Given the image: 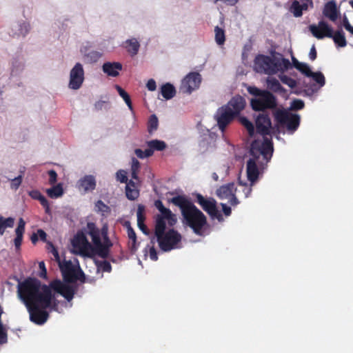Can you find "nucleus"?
Listing matches in <instances>:
<instances>
[{
    "instance_id": "1",
    "label": "nucleus",
    "mask_w": 353,
    "mask_h": 353,
    "mask_svg": "<svg viewBox=\"0 0 353 353\" xmlns=\"http://www.w3.org/2000/svg\"><path fill=\"white\" fill-rule=\"evenodd\" d=\"M52 290L61 294L68 301L74 298L76 288L64 283L59 279L51 281L49 285H42L41 282L32 277H28L17 286L19 297L26 305L39 303L43 307H56L55 298Z\"/></svg>"
},
{
    "instance_id": "2",
    "label": "nucleus",
    "mask_w": 353,
    "mask_h": 353,
    "mask_svg": "<svg viewBox=\"0 0 353 353\" xmlns=\"http://www.w3.org/2000/svg\"><path fill=\"white\" fill-rule=\"evenodd\" d=\"M154 206L160 212L154 217V234L160 248L164 252H168L176 248L181 240V235L174 229L165 232L166 221L172 227L176 224L177 219L176 215L169 208H165L161 200L155 201Z\"/></svg>"
},
{
    "instance_id": "3",
    "label": "nucleus",
    "mask_w": 353,
    "mask_h": 353,
    "mask_svg": "<svg viewBox=\"0 0 353 353\" xmlns=\"http://www.w3.org/2000/svg\"><path fill=\"white\" fill-rule=\"evenodd\" d=\"M170 202L180 208L183 223L196 234L202 235L203 230L208 223L205 214L183 195L172 198Z\"/></svg>"
},
{
    "instance_id": "4",
    "label": "nucleus",
    "mask_w": 353,
    "mask_h": 353,
    "mask_svg": "<svg viewBox=\"0 0 353 353\" xmlns=\"http://www.w3.org/2000/svg\"><path fill=\"white\" fill-rule=\"evenodd\" d=\"M248 91L254 97L250 99V106L254 111L266 112L267 110L276 108V98L271 92L261 90L255 86H249Z\"/></svg>"
},
{
    "instance_id": "5",
    "label": "nucleus",
    "mask_w": 353,
    "mask_h": 353,
    "mask_svg": "<svg viewBox=\"0 0 353 353\" xmlns=\"http://www.w3.org/2000/svg\"><path fill=\"white\" fill-rule=\"evenodd\" d=\"M86 232L92 239L96 255L102 259L108 258L110 248L113 245L109 236H106L102 237L103 240L102 242L100 236V231L99 228H97L95 223L92 222H88L87 223Z\"/></svg>"
},
{
    "instance_id": "6",
    "label": "nucleus",
    "mask_w": 353,
    "mask_h": 353,
    "mask_svg": "<svg viewBox=\"0 0 353 353\" xmlns=\"http://www.w3.org/2000/svg\"><path fill=\"white\" fill-rule=\"evenodd\" d=\"M273 116L278 127H285L289 134H293L300 125V116L285 109L276 110Z\"/></svg>"
},
{
    "instance_id": "7",
    "label": "nucleus",
    "mask_w": 353,
    "mask_h": 353,
    "mask_svg": "<svg viewBox=\"0 0 353 353\" xmlns=\"http://www.w3.org/2000/svg\"><path fill=\"white\" fill-rule=\"evenodd\" d=\"M74 253L82 256L92 258L96 256L94 244L88 241L83 232H78L72 241Z\"/></svg>"
},
{
    "instance_id": "8",
    "label": "nucleus",
    "mask_w": 353,
    "mask_h": 353,
    "mask_svg": "<svg viewBox=\"0 0 353 353\" xmlns=\"http://www.w3.org/2000/svg\"><path fill=\"white\" fill-rule=\"evenodd\" d=\"M59 266L62 273L63 280L65 282L73 283L77 280L81 282L85 281V274L83 272L81 269L77 271L70 261L61 262L59 263Z\"/></svg>"
},
{
    "instance_id": "9",
    "label": "nucleus",
    "mask_w": 353,
    "mask_h": 353,
    "mask_svg": "<svg viewBox=\"0 0 353 353\" xmlns=\"http://www.w3.org/2000/svg\"><path fill=\"white\" fill-rule=\"evenodd\" d=\"M196 202L206 212L212 219H216L219 221L223 220V216L218 210L216 201L212 197L205 198L202 194H195Z\"/></svg>"
},
{
    "instance_id": "10",
    "label": "nucleus",
    "mask_w": 353,
    "mask_h": 353,
    "mask_svg": "<svg viewBox=\"0 0 353 353\" xmlns=\"http://www.w3.org/2000/svg\"><path fill=\"white\" fill-rule=\"evenodd\" d=\"M254 68L256 71L266 74H274L278 72V69L276 68L275 59L269 56L259 54L255 57Z\"/></svg>"
},
{
    "instance_id": "11",
    "label": "nucleus",
    "mask_w": 353,
    "mask_h": 353,
    "mask_svg": "<svg viewBox=\"0 0 353 353\" xmlns=\"http://www.w3.org/2000/svg\"><path fill=\"white\" fill-rule=\"evenodd\" d=\"M255 128L256 133L262 135H272L275 133L274 128L272 127L270 115L267 112H259L254 115Z\"/></svg>"
},
{
    "instance_id": "12",
    "label": "nucleus",
    "mask_w": 353,
    "mask_h": 353,
    "mask_svg": "<svg viewBox=\"0 0 353 353\" xmlns=\"http://www.w3.org/2000/svg\"><path fill=\"white\" fill-rule=\"evenodd\" d=\"M273 152V143L272 139L263 136L262 142L254 141L251 144L250 154L255 159H259L260 155L265 158L267 155Z\"/></svg>"
},
{
    "instance_id": "13",
    "label": "nucleus",
    "mask_w": 353,
    "mask_h": 353,
    "mask_svg": "<svg viewBox=\"0 0 353 353\" xmlns=\"http://www.w3.org/2000/svg\"><path fill=\"white\" fill-rule=\"evenodd\" d=\"M30 314V320L37 325L44 324L49 318V313L46 311L48 307H43L39 303H34L26 305Z\"/></svg>"
},
{
    "instance_id": "14",
    "label": "nucleus",
    "mask_w": 353,
    "mask_h": 353,
    "mask_svg": "<svg viewBox=\"0 0 353 353\" xmlns=\"http://www.w3.org/2000/svg\"><path fill=\"white\" fill-rule=\"evenodd\" d=\"M201 75L197 72L188 73L182 80L180 90L183 93L191 94L192 91L198 89L201 83Z\"/></svg>"
},
{
    "instance_id": "15",
    "label": "nucleus",
    "mask_w": 353,
    "mask_h": 353,
    "mask_svg": "<svg viewBox=\"0 0 353 353\" xmlns=\"http://www.w3.org/2000/svg\"><path fill=\"white\" fill-rule=\"evenodd\" d=\"M84 81V70L80 63H77L70 72L68 87L72 90L79 89Z\"/></svg>"
},
{
    "instance_id": "16",
    "label": "nucleus",
    "mask_w": 353,
    "mask_h": 353,
    "mask_svg": "<svg viewBox=\"0 0 353 353\" xmlns=\"http://www.w3.org/2000/svg\"><path fill=\"white\" fill-rule=\"evenodd\" d=\"M236 117L225 106L219 108L214 116L219 129L224 132L226 127L234 120Z\"/></svg>"
},
{
    "instance_id": "17",
    "label": "nucleus",
    "mask_w": 353,
    "mask_h": 353,
    "mask_svg": "<svg viewBox=\"0 0 353 353\" xmlns=\"http://www.w3.org/2000/svg\"><path fill=\"white\" fill-rule=\"evenodd\" d=\"M309 30L312 35L318 39H322L324 37H331L333 31L331 26L327 22L321 20L318 25L314 24L309 26Z\"/></svg>"
},
{
    "instance_id": "18",
    "label": "nucleus",
    "mask_w": 353,
    "mask_h": 353,
    "mask_svg": "<svg viewBox=\"0 0 353 353\" xmlns=\"http://www.w3.org/2000/svg\"><path fill=\"white\" fill-rule=\"evenodd\" d=\"M246 105L245 98L239 94L233 97L224 106L236 117H238Z\"/></svg>"
},
{
    "instance_id": "19",
    "label": "nucleus",
    "mask_w": 353,
    "mask_h": 353,
    "mask_svg": "<svg viewBox=\"0 0 353 353\" xmlns=\"http://www.w3.org/2000/svg\"><path fill=\"white\" fill-rule=\"evenodd\" d=\"M257 159H258L253 157L247 161V176L248 179L251 183V185H253L254 183L258 180L259 175V170L256 162Z\"/></svg>"
},
{
    "instance_id": "20",
    "label": "nucleus",
    "mask_w": 353,
    "mask_h": 353,
    "mask_svg": "<svg viewBox=\"0 0 353 353\" xmlns=\"http://www.w3.org/2000/svg\"><path fill=\"white\" fill-rule=\"evenodd\" d=\"M323 14L332 21H336L339 17V10L334 1H330L325 4Z\"/></svg>"
},
{
    "instance_id": "21",
    "label": "nucleus",
    "mask_w": 353,
    "mask_h": 353,
    "mask_svg": "<svg viewBox=\"0 0 353 353\" xmlns=\"http://www.w3.org/2000/svg\"><path fill=\"white\" fill-rule=\"evenodd\" d=\"M122 68V64L119 62H105L102 65L103 72L113 77L119 76Z\"/></svg>"
},
{
    "instance_id": "22",
    "label": "nucleus",
    "mask_w": 353,
    "mask_h": 353,
    "mask_svg": "<svg viewBox=\"0 0 353 353\" xmlns=\"http://www.w3.org/2000/svg\"><path fill=\"white\" fill-rule=\"evenodd\" d=\"M237 191L234 183H230L219 187L216 192L217 196L221 199H228Z\"/></svg>"
},
{
    "instance_id": "23",
    "label": "nucleus",
    "mask_w": 353,
    "mask_h": 353,
    "mask_svg": "<svg viewBox=\"0 0 353 353\" xmlns=\"http://www.w3.org/2000/svg\"><path fill=\"white\" fill-rule=\"evenodd\" d=\"M96 188V180L92 175H85L79 181V188L85 192L92 191Z\"/></svg>"
},
{
    "instance_id": "24",
    "label": "nucleus",
    "mask_w": 353,
    "mask_h": 353,
    "mask_svg": "<svg viewBox=\"0 0 353 353\" xmlns=\"http://www.w3.org/2000/svg\"><path fill=\"white\" fill-rule=\"evenodd\" d=\"M335 44L340 48H344L347 46V41L345 34L342 30H338L336 32H332L331 37Z\"/></svg>"
},
{
    "instance_id": "25",
    "label": "nucleus",
    "mask_w": 353,
    "mask_h": 353,
    "mask_svg": "<svg viewBox=\"0 0 353 353\" xmlns=\"http://www.w3.org/2000/svg\"><path fill=\"white\" fill-rule=\"evenodd\" d=\"M161 93L167 100L171 99L176 94V89L172 84L167 83L161 88Z\"/></svg>"
},
{
    "instance_id": "26",
    "label": "nucleus",
    "mask_w": 353,
    "mask_h": 353,
    "mask_svg": "<svg viewBox=\"0 0 353 353\" xmlns=\"http://www.w3.org/2000/svg\"><path fill=\"white\" fill-rule=\"evenodd\" d=\"M267 84L268 88L274 92H285V89L281 85L279 81L275 78L268 79Z\"/></svg>"
},
{
    "instance_id": "27",
    "label": "nucleus",
    "mask_w": 353,
    "mask_h": 353,
    "mask_svg": "<svg viewBox=\"0 0 353 353\" xmlns=\"http://www.w3.org/2000/svg\"><path fill=\"white\" fill-rule=\"evenodd\" d=\"M307 10V6L305 4L301 5V3H299V1H298L297 0L294 1L290 7V11L296 17H301L303 14V11Z\"/></svg>"
},
{
    "instance_id": "28",
    "label": "nucleus",
    "mask_w": 353,
    "mask_h": 353,
    "mask_svg": "<svg viewBox=\"0 0 353 353\" xmlns=\"http://www.w3.org/2000/svg\"><path fill=\"white\" fill-rule=\"evenodd\" d=\"M148 146V150H150L152 152V154L155 150L162 151L166 148V144L164 141L154 139L147 142Z\"/></svg>"
},
{
    "instance_id": "29",
    "label": "nucleus",
    "mask_w": 353,
    "mask_h": 353,
    "mask_svg": "<svg viewBox=\"0 0 353 353\" xmlns=\"http://www.w3.org/2000/svg\"><path fill=\"white\" fill-rule=\"evenodd\" d=\"M140 45L136 39H128L125 41V48L131 55H135L138 53Z\"/></svg>"
},
{
    "instance_id": "30",
    "label": "nucleus",
    "mask_w": 353,
    "mask_h": 353,
    "mask_svg": "<svg viewBox=\"0 0 353 353\" xmlns=\"http://www.w3.org/2000/svg\"><path fill=\"white\" fill-rule=\"evenodd\" d=\"M47 194L52 199H57L61 196L63 194V189L61 183H58L52 188L46 190Z\"/></svg>"
},
{
    "instance_id": "31",
    "label": "nucleus",
    "mask_w": 353,
    "mask_h": 353,
    "mask_svg": "<svg viewBox=\"0 0 353 353\" xmlns=\"http://www.w3.org/2000/svg\"><path fill=\"white\" fill-rule=\"evenodd\" d=\"M14 219L12 217L4 218L0 216V235H3L8 228L14 226Z\"/></svg>"
},
{
    "instance_id": "32",
    "label": "nucleus",
    "mask_w": 353,
    "mask_h": 353,
    "mask_svg": "<svg viewBox=\"0 0 353 353\" xmlns=\"http://www.w3.org/2000/svg\"><path fill=\"white\" fill-rule=\"evenodd\" d=\"M275 63L278 72H284L291 67V63L288 59H275Z\"/></svg>"
},
{
    "instance_id": "33",
    "label": "nucleus",
    "mask_w": 353,
    "mask_h": 353,
    "mask_svg": "<svg viewBox=\"0 0 353 353\" xmlns=\"http://www.w3.org/2000/svg\"><path fill=\"white\" fill-rule=\"evenodd\" d=\"M214 33L216 43L219 46L224 44L225 41V30L219 26H216L214 28Z\"/></svg>"
},
{
    "instance_id": "34",
    "label": "nucleus",
    "mask_w": 353,
    "mask_h": 353,
    "mask_svg": "<svg viewBox=\"0 0 353 353\" xmlns=\"http://www.w3.org/2000/svg\"><path fill=\"white\" fill-rule=\"evenodd\" d=\"M239 121L246 128L249 135L252 137L255 132L254 124L245 117H240Z\"/></svg>"
},
{
    "instance_id": "35",
    "label": "nucleus",
    "mask_w": 353,
    "mask_h": 353,
    "mask_svg": "<svg viewBox=\"0 0 353 353\" xmlns=\"http://www.w3.org/2000/svg\"><path fill=\"white\" fill-rule=\"evenodd\" d=\"M115 88L119 93V94L121 96V97L123 98L124 101L125 102L126 105L129 108L130 110H132V101L130 97V95L119 85H116Z\"/></svg>"
},
{
    "instance_id": "36",
    "label": "nucleus",
    "mask_w": 353,
    "mask_h": 353,
    "mask_svg": "<svg viewBox=\"0 0 353 353\" xmlns=\"http://www.w3.org/2000/svg\"><path fill=\"white\" fill-rule=\"evenodd\" d=\"M129 185L134 186V182L130 181L128 185H126L125 194L126 197L131 201L135 200L139 195V192L137 190L132 189L129 187Z\"/></svg>"
},
{
    "instance_id": "37",
    "label": "nucleus",
    "mask_w": 353,
    "mask_h": 353,
    "mask_svg": "<svg viewBox=\"0 0 353 353\" xmlns=\"http://www.w3.org/2000/svg\"><path fill=\"white\" fill-rule=\"evenodd\" d=\"M159 125L158 118L155 114H152L148 120V130L150 134L157 130Z\"/></svg>"
},
{
    "instance_id": "38",
    "label": "nucleus",
    "mask_w": 353,
    "mask_h": 353,
    "mask_svg": "<svg viewBox=\"0 0 353 353\" xmlns=\"http://www.w3.org/2000/svg\"><path fill=\"white\" fill-rule=\"evenodd\" d=\"M140 169V163L139 161L134 157L132 158V165H131V176L134 179H138V173Z\"/></svg>"
},
{
    "instance_id": "39",
    "label": "nucleus",
    "mask_w": 353,
    "mask_h": 353,
    "mask_svg": "<svg viewBox=\"0 0 353 353\" xmlns=\"http://www.w3.org/2000/svg\"><path fill=\"white\" fill-rule=\"evenodd\" d=\"M279 78L283 83L288 85L291 88H294L296 86V81L294 79L283 73L279 75Z\"/></svg>"
},
{
    "instance_id": "40",
    "label": "nucleus",
    "mask_w": 353,
    "mask_h": 353,
    "mask_svg": "<svg viewBox=\"0 0 353 353\" xmlns=\"http://www.w3.org/2000/svg\"><path fill=\"white\" fill-rule=\"evenodd\" d=\"M310 77H312L314 81L319 85L320 87H323L325 83V79L323 74L321 72H312Z\"/></svg>"
},
{
    "instance_id": "41",
    "label": "nucleus",
    "mask_w": 353,
    "mask_h": 353,
    "mask_svg": "<svg viewBox=\"0 0 353 353\" xmlns=\"http://www.w3.org/2000/svg\"><path fill=\"white\" fill-rule=\"evenodd\" d=\"M128 236L132 241V250H137V236L134 229L129 225L127 228Z\"/></svg>"
},
{
    "instance_id": "42",
    "label": "nucleus",
    "mask_w": 353,
    "mask_h": 353,
    "mask_svg": "<svg viewBox=\"0 0 353 353\" xmlns=\"http://www.w3.org/2000/svg\"><path fill=\"white\" fill-rule=\"evenodd\" d=\"M296 68L307 77H310L312 72L310 66L305 63L298 64V65H296Z\"/></svg>"
},
{
    "instance_id": "43",
    "label": "nucleus",
    "mask_w": 353,
    "mask_h": 353,
    "mask_svg": "<svg viewBox=\"0 0 353 353\" xmlns=\"http://www.w3.org/2000/svg\"><path fill=\"white\" fill-rule=\"evenodd\" d=\"M145 206L142 204H139L137 206V223H141L145 221Z\"/></svg>"
},
{
    "instance_id": "44",
    "label": "nucleus",
    "mask_w": 353,
    "mask_h": 353,
    "mask_svg": "<svg viewBox=\"0 0 353 353\" xmlns=\"http://www.w3.org/2000/svg\"><path fill=\"white\" fill-rule=\"evenodd\" d=\"M96 263L98 270H100L102 272H110L112 270L111 264L107 261H97Z\"/></svg>"
},
{
    "instance_id": "45",
    "label": "nucleus",
    "mask_w": 353,
    "mask_h": 353,
    "mask_svg": "<svg viewBox=\"0 0 353 353\" xmlns=\"http://www.w3.org/2000/svg\"><path fill=\"white\" fill-rule=\"evenodd\" d=\"M134 153L139 159H144L152 156V150L148 149L143 151L141 149L137 148L135 149Z\"/></svg>"
},
{
    "instance_id": "46",
    "label": "nucleus",
    "mask_w": 353,
    "mask_h": 353,
    "mask_svg": "<svg viewBox=\"0 0 353 353\" xmlns=\"http://www.w3.org/2000/svg\"><path fill=\"white\" fill-rule=\"evenodd\" d=\"M305 106L304 101L301 99H294L290 104V109L292 110H302Z\"/></svg>"
},
{
    "instance_id": "47",
    "label": "nucleus",
    "mask_w": 353,
    "mask_h": 353,
    "mask_svg": "<svg viewBox=\"0 0 353 353\" xmlns=\"http://www.w3.org/2000/svg\"><path fill=\"white\" fill-rule=\"evenodd\" d=\"M25 225L26 222L22 218H21L19 221L18 225L15 230L16 236L19 235L23 236V233L25 232Z\"/></svg>"
},
{
    "instance_id": "48",
    "label": "nucleus",
    "mask_w": 353,
    "mask_h": 353,
    "mask_svg": "<svg viewBox=\"0 0 353 353\" xmlns=\"http://www.w3.org/2000/svg\"><path fill=\"white\" fill-rule=\"evenodd\" d=\"M95 207L97 208L98 211L101 212L108 213V212H110V207L108 205L105 204L101 200H99L98 201H97V203L95 204Z\"/></svg>"
},
{
    "instance_id": "49",
    "label": "nucleus",
    "mask_w": 353,
    "mask_h": 353,
    "mask_svg": "<svg viewBox=\"0 0 353 353\" xmlns=\"http://www.w3.org/2000/svg\"><path fill=\"white\" fill-rule=\"evenodd\" d=\"M22 179L23 175L20 174L18 176L15 177L14 179H12L10 183V188L12 190H17L21 184Z\"/></svg>"
},
{
    "instance_id": "50",
    "label": "nucleus",
    "mask_w": 353,
    "mask_h": 353,
    "mask_svg": "<svg viewBox=\"0 0 353 353\" xmlns=\"http://www.w3.org/2000/svg\"><path fill=\"white\" fill-rule=\"evenodd\" d=\"M85 57L88 58L91 62H97L101 57V54L99 52L92 50L87 53Z\"/></svg>"
},
{
    "instance_id": "51",
    "label": "nucleus",
    "mask_w": 353,
    "mask_h": 353,
    "mask_svg": "<svg viewBox=\"0 0 353 353\" xmlns=\"http://www.w3.org/2000/svg\"><path fill=\"white\" fill-rule=\"evenodd\" d=\"M239 185L242 187V191L244 193V197L248 198L252 192V185H248L247 183H243L241 181L239 182Z\"/></svg>"
},
{
    "instance_id": "52",
    "label": "nucleus",
    "mask_w": 353,
    "mask_h": 353,
    "mask_svg": "<svg viewBox=\"0 0 353 353\" xmlns=\"http://www.w3.org/2000/svg\"><path fill=\"white\" fill-rule=\"evenodd\" d=\"M116 177L117 181H119L121 183H125L128 182L127 173L125 170H119L116 174Z\"/></svg>"
},
{
    "instance_id": "53",
    "label": "nucleus",
    "mask_w": 353,
    "mask_h": 353,
    "mask_svg": "<svg viewBox=\"0 0 353 353\" xmlns=\"http://www.w3.org/2000/svg\"><path fill=\"white\" fill-rule=\"evenodd\" d=\"M8 341V335L6 330L2 323H0V344H4Z\"/></svg>"
},
{
    "instance_id": "54",
    "label": "nucleus",
    "mask_w": 353,
    "mask_h": 353,
    "mask_svg": "<svg viewBox=\"0 0 353 353\" xmlns=\"http://www.w3.org/2000/svg\"><path fill=\"white\" fill-rule=\"evenodd\" d=\"M38 201L40 202L41 205L45 208L46 213L50 214V208L49 202L47 200V199L43 195H42L41 196V198L39 199V200H38Z\"/></svg>"
},
{
    "instance_id": "55",
    "label": "nucleus",
    "mask_w": 353,
    "mask_h": 353,
    "mask_svg": "<svg viewBox=\"0 0 353 353\" xmlns=\"http://www.w3.org/2000/svg\"><path fill=\"white\" fill-rule=\"evenodd\" d=\"M49 175V183L54 185L57 181V174L55 170H50L48 172Z\"/></svg>"
},
{
    "instance_id": "56",
    "label": "nucleus",
    "mask_w": 353,
    "mask_h": 353,
    "mask_svg": "<svg viewBox=\"0 0 353 353\" xmlns=\"http://www.w3.org/2000/svg\"><path fill=\"white\" fill-rule=\"evenodd\" d=\"M30 25L26 23H23L20 25V32L19 34L25 37L26 34L29 32Z\"/></svg>"
},
{
    "instance_id": "57",
    "label": "nucleus",
    "mask_w": 353,
    "mask_h": 353,
    "mask_svg": "<svg viewBox=\"0 0 353 353\" xmlns=\"http://www.w3.org/2000/svg\"><path fill=\"white\" fill-rule=\"evenodd\" d=\"M29 196L34 199V200H39V199L41 198V196L43 195L39 190H31L28 193Z\"/></svg>"
},
{
    "instance_id": "58",
    "label": "nucleus",
    "mask_w": 353,
    "mask_h": 353,
    "mask_svg": "<svg viewBox=\"0 0 353 353\" xmlns=\"http://www.w3.org/2000/svg\"><path fill=\"white\" fill-rule=\"evenodd\" d=\"M39 267L41 270V272L39 274L40 277L46 279L47 276V270H46L44 262L43 261L40 262L39 263Z\"/></svg>"
},
{
    "instance_id": "59",
    "label": "nucleus",
    "mask_w": 353,
    "mask_h": 353,
    "mask_svg": "<svg viewBox=\"0 0 353 353\" xmlns=\"http://www.w3.org/2000/svg\"><path fill=\"white\" fill-rule=\"evenodd\" d=\"M146 87L148 90L154 91L157 88L156 81L152 79L148 80V81L146 83Z\"/></svg>"
},
{
    "instance_id": "60",
    "label": "nucleus",
    "mask_w": 353,
    "mask_h": 353,
    "mask_svg": "<svg viewBox=\"0 0 353 353\" xmlns=\"http://www.w3.org/2000/svg\"><path fill=\"white\" fill-rule=\"evenodd\" d=\"M51 252L52 254V255L54 256V259L56 260V261L58 263H60L61 261V259H60V256H59V252L57 251V248L52 245L51 244Z\"/></svg>"
},
{
    "instance_id": "61",
    "label": "nucleus",
    "mask_w": 353,
    "mask_h": 353,
    "mask_svg": "<svg viewBox=\"0 0 353 353\" xmlns=\"http://www.w3.org/2000/svg\"><path fill=\"white\" fill-rule=\"evenodd\" d=\"M150 258L152 261H157L158 259L157 252L154 247H151L149 250Z\"/></svg>"
},
{
    "instance_id": "62",
    "label": "nucleus",
    "mask_w": 353,
    "mask_h": 353,
    "mask_svg": "<svg viewBox=\"0 0 353 353\" xmlns=\"http://www.w3.org/2000/svg\"><path fill=\"white\" fill-rule=\"evenodd\" d=\"M38 239L39 238L42 241H46L47 234L46 232L41 229H39L37 232Z\"/></svg>"
},
{
    "instance_id": "63",
    "label": "nucleus",
    "mask_w": 353,
    "mask_h": 353,
    "mask_svg": "<svg viewBox=\"0 0 353 353\" xmlns=\"http://www.w3.org/2000/svg\"><path fill=\"white\" fill-rule=\"evenodd\" d=\"M221 205L222 207V210L224 214L226 216H230L232 213L230 207L228 206L225 203H221Z\"/></svg>"
},
{
    "instance_id": "64",
    "label": "nucleus",
    "mask_w": 353,
    "mask_h": 353,
    "mask_svg": "<svg viewBox=\"0 0 353 353\" xmlns=\"http://www.w3.org/2000/svg\"><path fill=\"white\" fill-rule=\"evenodd\" d=\"M22 240H23V236H16V237L14 238V246L17 249H19L21 245V243H22Z\"/></svg>"
}]
</instances>
